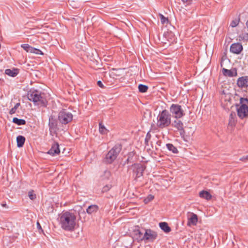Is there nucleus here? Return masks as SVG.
<instances>
[{
  "instance_id": "nucleus-11",
  "label": "nucleus",
  "mask_w": 248,
  "mask_h": 248,
  "mask_svg": "<svg viewBox=\"0 0 248 248\" xmlns=\"http://www.w3.org/2000/svg\"><path fill=\"white\" fill-rule=\"evenodd\" d=\"M172 126L176 128L177 130L179 131L181 138L185 140H186L185 138L186 131L184 128V124L183 122L181 120H178V119H176V120L174 121L172 124Z\"/></svg>"
},
{
  "instance_id": "nucleus-5",
  "label": "nucleus",
  "mask_w": 248,
  "mask_h": 248,
  "mask_svg": "<svg viewBox=\"0 0 248 248\" xmlns=\"http://www.w3.org/2000/svg\"><path fill=\"white\" fill-rule=\"evenodd\" d=\"M128 169H132L134 180L137 181L139 178L143 175L146 167L141 163H134L129 166Z\"/></svg>"
},
{
  "instance_id": "nucleus-36",
  "label": "nucleus",
  "mask_w": 248,
  "mask_h": 248,
  "mask_svg": "<svg viewBox=\"0 0 248 248\" xmlns=\"http://www.w3.org/2000/svg\"><path fill=\"white\" fill-rule=\"evenodd\" d=\"M154 199V196L153 195L150 194L149 195L147 198L144 199V202L147 203L151 201H152Z\"/></svg>"
},
{
  "instance_id": "nucleus-17",
  "label": "nucleus",
  "mask_w": 248,
  "mask_h": 248,
  "mask_svg": "<svg viewBox=\"0 0 248 248\" xmlns=\"http://www.w3.org/2000/svg\"><path fill=\"white\" fill-rule=\"evenodd\" d=\"M191 217L188 218L187 225L190 226L191 225H196L198 222V216L193 213H191Z\"/></svg>"
},
{
  "instance_id": "nucleus-9",
  "label": "nucleus",
  "mask_w": 248,
  "mask_h": 248,
  "mask_svg": "<svg viewBox=\"0 0 248 248\" xmlns=\"http://www.w3.org/2000/svg\"><path fill=\"white\" fill-rule=\"evenodd\" d=\"M142 230L144 231L143 238H144L143 241L145 242H153L157 238V233L156 232L150 229H142Z\"/></svg>"
},
{
  "instance_id": "nucleus-26",
  "label": "nucleus",
  "mask_w": 248,
  "mask_h": 248,
  "mask_svg": "<svg viewBox=\"0 0 248 248\" xmlns=\"http://www.w3.org/2000/svg\"><path fill=\"white\" fill-rule=\"evenodd\" d=\"M99 131L101 134H107L109 131L101 123L99 124Z\"/></svg>"
},
{
  "instance_id": "nucleus-43",
  "label": "nucleus",
  "mask_w": 248,
  "mask_h": 248,
  "mask_svg": "<svg viewBox=\"0 0 248 248\" xmlns=\"http://www.w3.org/2000/svg\"><path fill=\"white\" fill-rule=\"evenodd\" d=\"M235 116V114L233 112H231V113L230 115V118L231 119H233V117Z\"/></svg>"
},
{
  "instance_id": "nucleus-12",
  "label": "nucleus",
  "mask_w": 248,
  "mask_h": 248,
  "mask_svg": "<svg viewBox=\"0 0 248 248\" xmlns=\"http://www.w3.org/2000/svg\"><path fill=\"white\" fill-rule=\"evenodd\" d=\"M143 230L142 229H140V228L139 226H135L134 229L133 230V237L139 243L141 242L144 240L143 235H144V232H143Z\"/></svg>"
},
{
  "instance_id": "nucleus-49",
  "label": "nucleus",
  "mask_w": 248,
  "mask_h": 248,
  "mask_svg": "<svg viewBox=\"0 0 248 248\" xmlns=\"http://www.w3.org/2000/svg\"><path fill=\"white\" fill-rule=\"evenodd\" d=\"M112 70H116V71H117V70H118V69H115V68H113V69H112Z\"/></svg>"
},
{
  "instance_id": "nucleus-27",
  "label": "nucleus",
  "mask_w": 248,
  "mask_h": 248,
  "mask_svg": "<svg viewBox=\"0 0 248 248\" xmlns=\"http://www.w3.org/2000/svg\"><path fill=\"white\" fill-rule=\"evenodd\" d=\"M21 47L24 49L27 52L32 53L33 47L30 46L29 44H24L21 45Z\"/></svg>"
},
{
  "instance_id": "nucleus-40",
  "label": "nucleus",
  "mask_w": 248,
  "mask_h": 248,
  "mask_svg": "<svg viewBox=\"0 0 248 248\" xmlns=\"http://www.w3.org/2000/svg\"><path fill=\"white\" fill-rule=\"evenodd\" d=\"M104 174L106 176V177L107 179H108L109 177L111 175V173L110 172V171L109 170H106L105 171H104Z\"/></svg>"
},
{
  "instance_id": "nucleus-20",
  "label": "nucleus",
  "mask_w": 248,
  "mask_h": 248,
  "mask_svg": "<svg viewBox=\"0 0 248 248\" xmlns=\"http://www.w3.org/2000/svg\"><path fill=\"white\" fill-rule=\"evenodd\" d=\"M18 73L19 70L17 68H13V69H7L5 70V74L12 77H15Z\"/></svg>"
},
{
  "instance_id": "nucleus-34",
  "label": "nucleus",
  "mask_w": 248,
  "mask_h": 248,
  "mask_svg": "<svg viewBox=\"0 0 248 248\" xmlns=\"http://www.w3.org/2000/svg\"><path fill=\"white\" fill-rule=\"evenodd\" d=\"M112 187V185L111 184H108L103 187L102 189V193H105L108 191Z\"/></svg>"
},
{
  "instance_id": "nucleus-13",
  "label": "nucleus",
  "mask_w": 248,
  "mask_h": 248,
  "mask_svg": "<svg viewBox=\"0 0 248 248\" xmlns=\"http://www.w3.org/2000/svg\"><path fill=\"white\" fill-rule=\"evenodd\" d=\"M243 46L240 43H234L230 46V52L235 54H240L243 51Z\"/></svg>"
},
{
  "instance_id": "nucleus-15",
  "label": "nucleus",
  "mask_w": 248,
  "mask_h": 248,
  "mask_svg": "<svg viewBox=\"0 0 248 248\" xmlns=\"http://www.w3.org/2000/svg\"><path fill=\"white\" fill-rule=\"evenodd\" d=\"M237 85L240 88L248 87V76H243L238 78Z\"/></svg>"
},
{
  "instance_id": "nucleus-38",
  "label": "nucleus",
  "mask_w": 248,
  "mask_h": 248,
  "mask_svg": "<svg viewBox=\"0 0 248 248\" xmlns=\"http://www.w3.org/2000/svg\"><path fill=\"white\" fill-rule=\"evenodd\" d=\"M246 103L248 104V99L247 98L240 97V104H245Z\"/></svg>"
},
{
  "instance_id": "nucleus-23",
  "label": "nucleus",
  "mask_w": 248,
  "mask_h": 248,
  "mask_svg": "<svg viewBox=\"0 0 248 248\" xmlns=\"http://www.w3.org/2000/svg\"><path fill=\"white\" fill-rule=\"evenodd\" d=\"M26 139L23 136L19 135L16 137L17 146L21 148L23 146Z\"/></svg>"
},
{
  "instance_id": "nucleus-30",
  "label": "nucleus",
  "mask_w": 248,
  "mask_h": 248,
  "mask_svg": "<svg viewBox=\"0 0 248 248\" xmlns=\"http://www.w3.org/2000/svg\"><path fill=\"white\" fill-rule=\"evenodd\" d=\"M28 196L31 200H34L36 198V195L34 193L33 190H31L28 192Z\"/></svg>"
},
{
  "instance_id": "nucleus-8",
  "label": "nucleus",
  "mask_w": 248,
  "mask_h": 248,
  "mask_svg": "<svg viewBox=\"0 0 248 248\" xmlns=\"http://www.w3.org/2000/svg\"><path fill=\"white\" fill-rule=\"evenodd\" d=\"M58 119L54 115H51L49 117L48 126L50 134L53 135L57 133L59 130L58 127Z\"/></svg>"
},
{
  "instance_id": "nucleus-16",
  "label": "nucleus",
  "mask_w": 248,
  "mask_h": 248,
  "mask_svg": "<svg viewBox=\"0 0 248 248\" xmlns=\"http://www.w3.org/2000/svg\"><path fill=\"white\" fill-rule=\"evenodd\" d=\"M222 71L223 75L226 77H233L237 75V69L235 68L232 70H228L223 68Z\"/></svg>"
},
{
  "instance_id": "nucleus-46",
  "label": "nucleus",
  "mask_w": 248,
  "mask_h": 248,
  "mask_svg": "<svg viewBox=\"0 0 248 248\" xmlns=\"http://www.w3.org/2000/svg\"><path fill=\"white\" fill-rule=\"evenodd\" d=\"M1 205H2V206H3L4 207H5V208H7L8 207V206H7V205L6 203H2Z\"/></svg>"
},
{
  "instance_id": "nucleus-7",
  "label": "nucleus",
  "mask_w": 248,
  "mask_h": 248,
  "mask_svg": "<svg viewBox=\"0 0 248 248\" xmlns=\"http://www.w3.org/2000/svg\"><path fill=\"white\" fill-rule=\"evenodd\" d=\"M170 112L176 119H179L185 115L184 110L179 104H172L170 108Z\"/></svg>"
},
{
  "instance_id": "nucleus-10",
  "label": "nucleus",
  "mask_w": 248,
  "mask_h": 248,
  "mask_svg": "<svg viewBox=\"0 0 248 248\" xmlns=\"http://www.w3.org/2000/svg\"><path fill=\"white\" fill-rule=\"evenodd\" d=\"M237 115L241 119L248 116V106L246 104H236Z\"/></svg>"
},
{
  "instance_id": "nucleus-6",
  "label": "nucleus",
  "mask_w": 248,
  "mask_h": 248,
  "mask_svg": "<svg viewBox=\"0 0 248 248\" xmlns=\"http://www.w3.org/2000/svg\"><path fill=\"white\" fill-rule=\"evenodd\" d=\"M73 114L65 109H62L58 114V119L62 124H67L73 120Z\"/></svg>"
},
{
  "instance_id": "nucleus-42",
  "label": "nucleus",
  "mask_w": 248,
  "mask_h": 248,
  "mask_svg": "<svg viewBox=\"0 0 248 248\" xmlns=\"http://www.w3.org/2000/svg\"><path fill=\"white\" fill-rule=\"evenodd\" d=\"M97 85L101 88H104V86L101 81L99 80L97 82Z\"/></svg>"
},
{
  "instance_id": "nucleus-44",
  "label": "nucleus",
  "mask_w": 248,
  "mask_h": 248,
  "mask_svg": "<svg viewBox=\"0 0 248 248\" xmlns=\"http://www.w3.org/2000/svg\"><path fill=\"white\" fill-rule=\"evenodd\" d=\"M184 2L186 1L187 4H190L192 1V0H182Z\"/></svg>"
},
{
  "instance_id": "nucleus-1",
  "label": "nucleus",
  "mask_w": 248,
  "mask_h": 248,
  "mask_svg": "<svg viewBox=\"0 0 248 248\" xmlns=\"http://www.w3.org/2000/svg\"><path fill=\"white\" fill-rule=\"evenodd\" d=\"M48 93L37 90H30L27 93V97L29 101L33 103L35 105L40 107L46 108L49 99Z\"/></svg>"
},
{
  "instance_id": "nucleus-2",
  "label": "nucleus",
  "mask_w": 248,
  "mask_h": 248,
  "mask_svg": "<svg viewBox=\"0 0 248 248\" xmlns=\"http://www.w3.org/2000/svg\"><path fill=\"white\" fill-rule=\"evenodd\" d=\"M76 216L74 213L66 211L60 217L62 228L65 231L72 232L76 226Z\"/></svg>"
},
{
  "instance_id": "nucleus-48",
  "label": "nucleus",
  "mask_w": 248,
  "mask_h": 248,
  "mask_svg": "<svg viewBox=\"0 0 248 248\" xmlns=\"http://www.w3.org/2000/svg\"><path fill=\"white\" fill-rule=\"evenodd\" d=\"M234 95H235V96H237L238 97H239V95H238L237 93H235V94H234Z\"/></svg>"
},
{
  "instance_id": "nucleus-28",
  "label": "nucleus",
  "mask_w": 248,
  "mask_h": 248,
  "mask_svg": "<svg viewBox=\"0 0 248 248\" xmlns=\"http://www.w3.org/2000/svg\"><path fill=\"white\" fill-rule=\"evenodd\" d=\"M149 87L148 86L140 84L138 86V89L139 92L141 93H144L147 92Z\"/></svg>"
},
{
  "instance_id": "nucleus-18",
  "label": "nucleus",
  "mask_w": 248,
  "mask_h": 248,
  "mask_svg": "<svg viewBox=\"0 0 248 248\" xmlns=\"http://www.w3.org/2000/svg\"><path fill=\"white\" fill-rule=\"evenodd\" d=\"M135 154L136 153L134 151L129 152L127 154V158L124 161V165L135 162L136 161V158H134Z\"/></svg>"
},
{
  "instance_id": "nucleus-33",
  "label": "nucleus",
  "mask_w": 248,
  "mask_h": 248,
  "mask_svg": "<svg viewBox=\"0 0 248 248\" xmlns=\"http://www.w3.org/2000/svg\"><path fill=\"white\" fill-rule=\"evenodd\" d=\"M239 40L248 41V33H242L239 35Z\"/></svg>"
},
{
  "instance_id": "nucleus-24",
  "label": "nucleus",
  "mask_w": 248,
  "mask_h": 248,
  "mask_svg": "<svg viewBox=\"0 0 248 248\" xmlns=\"http://www.w3.org/2000/svg\"><path fill=\"white\" fill-rule=\"evenodd\" d=\"M12 122L18 125H25L26 122L24 119H18L16 117H14L13 119Z\"/></svg>"
},
{
  "instance_id": "nucleus-31",
  "label": "nucleus",
  "mask_w": 248,
  "mask_h": 248,
  "mask_svg": "<svg viewBox=\"0 0 248 248\" xmlns=\"http://www.w3.org/2000/svg\"><path fill=\"white\" fill-rule=\"evenodd\" d=\"M240 18L239 17L237 19H235L234 20H233L232 21L230 24V26H231L232 28L236 27L240 21Z\"/></svg>"
},
{
  "instance_id": "nucleus-45",
  "label": "nucleus",
  "mask_w": 248,
  "mask_h": 248,
  "mask_svg": "<svg viewBox=\"0 0 248 248\" xmlns=\"http://www.w3.org/2000/svg\"><path fill=\"white\" fill-rule=\"evenodd\" d=\"M161 143H162V141L160 140H158L157 142H156V144L159 146H161Z\"/></svg>"
},
{
  "instance_id": "nucleus-41",
  "label": "nucleus",
  "mask_w": 248,
  "mask_h": 248,
  "mask_svg": "<svg viewBox=\"0 0 248 248\" xmlns=\"http://www.w3.org/2000/svg\"><path fill=\"white\" fill-rule=\"evenodd\" d=\"M239 160L242 161L246 162L248 160V155L242 157Z\"/></svg>"
},
{
  "instance_id": "nucleus-32",
  "label": "nucleus",
  "mask_w": 248,
  "mask_h": 248,
  "mask_svg": "<svg viewBox=\"0 0 248 248\" xmlns=\"http://www.w3.org/2000/svg\"><path fill=\"white\" fill-rule=\"evenodd\" d=\"M20 106V103H16L15 106H14V108H12L10 111H9V113L10 114H15L16 112V109H17V108L19 107V106Z\"/></svg>"
},
{
  "instance_id": "nucleus-22",
  "label": "nucleus",
  "mask_w": 248,
  "mask_h": 248,
  "mask_svg": "<svg viewBox=\"0 0 248 248\" xmlns=\"http://www.w3.org/2000/svg\"><path fill=\"white\" fill-rule=\"evenodd\" d=\"M199 196L201 198L209 201L212 199V196L207 191L202 190L199 193Z\"/></svg>"
},
{
  "instance_id": "nucleus-21",
  "label": "nucleus",
  "mask_w": 248,
  "mask_h": 248,
  "mask_svg": "<svg viewBox=\"0 0 248 248\" xmlns=\"http://www.w3.org/2000/svg\"><path fill=\"white\" fill-rule=\"evenodd\" d=\"M99 210V207L98 205L96 204L91 205L88 206L87 209H86V212L89 214L91 215L93 213H96Z\"/></svg>"
},
{
  "instance_id": "nucleus-14",
  "label": "nucleus",
  "mask_w": 248,
  "mask_h": 248,
  "mask_svg": "<svg viewBox=\"0 0 248 248\" xmlns=\"http://www.w3.org/2000/svg\"><path fill=\"white\" fill-rule=\"evenodd\" d=\"M60 153V150L59 148V144L58 142L54 141L52 144L51 148L47 152V154L55 156L59 155Z\"/></svg>"
},
{
  "instance_id": "nucleus-4",
  "label": "nucleus",
  "mask_w": 248,
  "mask_h": 248,
  "mask_svg": "<svg viewBox=\"0 0 248 248\" xmlns=\"http://www.w3.org/2000/svg\"><path fill=\"white\" fill-rule=\"evenodd\" d=\"M122 149V145L117 143L107 154L103 162L107 164H111L117 157Z\"/></svg>"
},
{
  "instance_id": "nucleus-47",
  "label": "nucleus",
  "mask_w": 248,
  "mask_h": 248,
  "mask_svg": "<svg viewBox=\"0 0 248 248\" xmlns=\"http://www.w3.org/2000/svg\"><path fill=\"white\" fill-rule=\"evenodd\" d=\"M246 25L247 27L248 28V20L247 21V22L246 23Z\"/></svg>"
},
{
  "instance_id": "nucleus-35",
  "label": "nucleus",
  "mask_w": 248,
  "mask_h": 248,
  "mask_svg": "<svg viewBox=\"0 0 248 248\" xmlns=\"http://www.w3.org/2000/svg\"><path fill=\"white\" fill-rule=\"evenodd\" d=\"M151 138V135L150 133V131H149L147 133V134L146 135L145 139V144L146 145H148V142L150 140Z\"/></svg>"
},
{
  "instance_id": "nucleus-3",
  "label": "nucleus",
  "mask_w": 248,
  "mask_h": 248,
  "mask_svg": "<svg viewBox=\"0 0 248 248\" xmlns=\"http://www.w3.org/2000/svg\"><path fill=\"white\" fill-rule=\"evenodd\" d=\"M171 123V115L166 110H163L160 112L157 117V126L160 128H163L169 126Z\"/></svg>"
},
{
  "instance_id": "nucleus-25",
  "label": "nucleus",
  "mask_w": 248,
  "mask_h": 248,
  "mask_svg": "<svg viewBox=\"0 0 248 248\" xmlns=\"http://www.w3.org/2000/svg\"><path fill=\"white\" fill-rule=\"evenodd\" d=\"M166 147L173 154H177L179 152L177 148L171 143H167L166 144Z\"/></svg>"
},
{
  "instance_id": "nucleus-37",
  "label": "nucleus",
  "mask_w": 248,
  "mask_h": 248,
  "mask_svg": "<svg viewBox=\"0 0 248 248\" xmlns=\"http://www.w3.org/2000/svg\"><path fill=\"white\" fill-rule=\"evenodd\" d=\"M32 53H34L36 54H40L41 55H44V53L42 52V51L41 50H40V49H39L38 48H36L34 47H33V51H32Z\"/></svg>"
},
{
  "instance_id": "nucleus-19",
  "label": "nucleus",
  "mask_w": 248,
  "mask_h": 248,
  "mask_svg": "<svg viewBox=\"0 0 248 248\" xmlns=\"http://www.w3.org/2000/svg\"><path fill=\"white\" fill-rule=\"evenodd\" d=\"M159 226L161 229L165 233L170 232L171 229L169 226L168 224L166 222H161L159 223Z\"/></svg>"
},
{
  "instance_id": "nucleus-39",
  "label": "nucleus",
  "mask_w": 248,
  "mask_h": 248,
  "mask_svg": "<svg viewBox=\"0 0 248 248\" xmlns=\"http://www.w3.org/2000/svg\"><path fill=\"white\" fill-rule=\"evenodd\" d=\"M37 228L40 233H43L44 234V231H43V229L42 228V227L39 222H37Z\"/></svg>"
},
{
  "instance_id": "nucleus-29",
  "label": "nucleus",
  "mask_w": 248,
  "mask_h": 248,
  "mask_svg": "<svg viewBox=\"0 0 248 248\" xmlns=\"http://www.w3.org/2000/svg\"><path fill=\"white\" fill-rule=\"evenodd\" d=\"M161 22L162 24H168L169 20L168 18L165 17L163 15L159 14Z\"/></svg>"
}]
</instances>
